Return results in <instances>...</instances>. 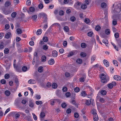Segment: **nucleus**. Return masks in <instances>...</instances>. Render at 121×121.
<instances>
[{"label": "nucleus", "mask_w": 121, "mask_h": 121, "mask_svg": "<svg viewBox=\"0 0 121 121\" xmlns=\"http://www.w3.org/2000/svg\"><path fill=\"white\" fill-rule=\"evenodd\" d=\"M98 64H97L95 65H93L92 66V68L93 69H97L98 68Z\"/></svg>", "instance_id": "nucleus-63"}, {"label": "nucleus", "mask_w": 121, "mask_h": 121, "mask_svg": "<svg viewBox=\"0 0 121 121\" xmlns=\"http://www.w3.org/2000/svg\"><path fill=\"white\" fill-rule=\"evenodd\" d=\"M16 63V60H14L13 66L16 69L17 71L18 72H20L21 68H19L18 66H17L15 65Z\"/></svg>", "instance_id": "nucleus-4"}, {"label": "nucleus", "mask_w": 121, "mask_h": 121, "mask_svg": "<svg viewBox=\"0 0 121 121\" xmlns=\"http://www.w3.org/2000/svg\"><path fill=\"white\" fill-rule=\"evenodd\" d=\"M81 96L83 97H85L86 96L87 94L86 93L85 91H82L81 94Z\"/></svg>", "instance_id": "nucleus-14"}, {"label": "nucleus", "mask_w": 121, "mask_h": 121, "mask_svg": "<svg viewBox=\"0 0 121 121\" xmlns=\"http://www.w3.org/2000/svg\"><path fill=\"white\" fill-rule=\"evenodd\" d=\"M101 29L100 26H99L97 25L95 27V29L97 31H99Z\"/></svg>", "instance_id": "nucleus-40"}, {"label": "nucleus", "mask_w": 121, "mask_h": 121, "mask_svg": "<svg viewBox=\"0 0 121 121\" xmlns=\"http://www.w3.org/2000/svg\"><path fill=\"white\" fill-rule=\"evenodd\" d=\"M83 102H85V104L86 105H89L90 104L91 102L89 100L86 99H84L83 100Z\"/></svg>", "instance_id": "nucleus-15"}, {"label": "nucleus", "mask_w": 121, "mask_h": 121, "mask_svg": "<svg viewBox=\"0 0 121 121\" xmlns=\"http://www.w3.org/2000/svg\"><path fill=\"white\" fill-rule=\"evenodd\" d=\"M51 101V104L52 105H54V104L56 102H59L60 101V99H52L50 100Z\"/></svg>", "instance_id": "nucleus-6"}, {"label": "nucleus", "mask_w": 121, "mask_h": 121, "mask_svg": "<svg viewBox=\"0 0 121 121\" xmlns=\"http://www.w3.org/2000/svg\"><path fill=\"white\" fill-rule=\"evenodd\" d=\"M17 31L18 34H20L22 32V30L20 28L17 29Z\"/></svg>", "instance_id": "nucleus-35"}, {"label": "nucleus", "mask_w": 121, "mask_h": 121, "mask_svg": "<svg viewBox=\"0 0 121 121\" xmlns=\"http://www.w3.org/2000/svg\"><path fill=\"white\" fill-rule=\"evenodd\" d=\"M81 47L83 48H85L86 47V43H82L81 44Z\"/></svg>", "instance_id": "nucleus-38"}, {"label": "nucleus", "mask_w": 121, "mask_h": 121, "mask_svg": "<svg viewBox=\"0 0 121 121\" xmlns=\"http://www.w3.org/2000/svg\"><path fill=\"white\" fill-rule=\"evenodd\" d=\"M99 117L97 114L93 116V120L94 121H98Z\"/></svg>", "instance_id": "nucleus-12"}, {"label": "nucleus", "mask_w": 121, "mask_h": 121, "mask_svg": "<svg viewBox=\"0 0 121 121\" xmlns=\"http://www.w3.org/2000/svg\"><path fill=\"white\" fill-rule=\"evenodd\" d=\"M17 14V13L16 12H13L11 14V17L13 18H14L16 17Z\"/></svg>", "instance_id": "nucleus-33"}, {"label": "nucleus", "mask_w": 121, "mask_h": 121, "mask_svg": "<svg viewBox=\"0 0 121 121\" xmlns=\"http://www.w3.org/2000/svg\"><path fill=\"white\" fill-rule=\"evenodd\" d=\"M87 8V6L85 4H82L81 6V8L83 9H86Z\"/></svg>", "instance_id": "nucleus-31"}, {"label": "nucleus", "mask_w": 121, "mask_h": 121, "mask_svg": "<svg viewBox=\"0 0 121 121\" xmlns=\"http://www.w3.org/2000/svg\"><path fill=\"white\" fill-rule=\"evenodd\" d=\"M28 89L29 90H30V91L31 93V96H32L34 93V92L33 91L32 89L30 87H28Z\"/></svg>", "instance_id": "nucleus-57"}, {"label": "nucleus", "mask_w": 121, "mask_h": 121, "mask_svg": "<svg viewBox=\"0 0 121 121\" xmlns=\"http://www.w3.org/2000/svg\"><path fill=\"white\" fill-rule=\"evenodd\" d=\"M84 22L86 24H88L90 22L89 19L87 18H86L85 19Z\"/></svg>", "instance_id": "nucleus-37"}, {"label": "nucleus", "mask_w": 121, "mask_h": 121, "mask_svg": "<svg viewBox=\"0 0 121 121\" xmlns=\"http://www.w3.org/2000/svg\"><path fill=\"white\" fill-rule=\"evenodd\" d=\"M74 91L75 92L78 93L80 91V89L79 88L77 87H76L74 88Z\"/></svg>", "instance_id": "nucleus-34"}, {"label": "nucleus", "mask_w": 121, "mask_h": 121, "mask_svg": "<svg viewBox=\"0 0 121 121\" xmlns=\"http://www.w3.org/2000/svg\"><path fill=\"white\" fill-rule=\"evenodd\" d=\"M101 94L103 95H105L106 94V91L104 90H102L101 92Z\"/></svg>", "instance_id": "nucleus-43"}, {"label": "nucleus", "mask_w": 121, "mask_h": 121, "mask_svg": "<svg viewBox=\"0 0 121 121\" xmlns=\"http://www.w3.org/2000/svg\"><path fill=\"white\" fill-rule=\"evenodd\" d=\"M67 106V104L65 103H62L61 105V107L63 108H65Z\"/></svg>", "instance_id": "nucleus-53"}, {"label": "nucleus", "mask_w": 121, "mask_h": 121, "mask_svg": "<svg viewBox=\"0 0 121 121\" xmlns=\"http://www.w3.org/2000/svg\"><path fill=\"white\" fill-rule=\"evenodd\" d=\"M28 82L29 84H34L35 83V80L32 79L29 80L28 81Z\"/></svg>", "instance_id": "nucleus-22"}, {"label": "nucleus", "mask_w": 121, "mask_h": 121, "mask_svg": "<svg viewBox=\"0 0 121 121\" xmlns=\"http://www.w3.org/2000/svg\"><path fill=\"white\" fill-rule=\"evenodd\" d=\"M103 63L107 67H108L109 66V64L108 61L106 60H104L103 61Z\"/></svg>", "instance_id": "nucleus-10"}, {"label": "nucleus", "mask_w": 121, "mask_h": 121, "mask_svg": "<svg viewBox=\"0 0 121 121\" xmlns=\"http://www.w3.org/2000/svg\"><path fill=\"white\" fill-rule=\"evenodd\" d=\"M71 95L70 93L69 92H68L65 94V95L67 97H69Z\"/></svg>", "instance_id": "nucleus-59"}, {"label": "nucleus", "mask_w": 121, "mask_h": 121, "mask_svg": "<svg viewBox=\"0 0 121 121\" xmlns=\"http://www.w3.org/2000/svg\"><path fill=\"white\" fill-rule=\"evenodd\" d=\"M2 11L3 13L5 15L10 14L12 12V10L10 9H3Z\"/></svg>", "instance_id": "nucleus-3"}, {"label": "nucleus", "mask_w": 121, "mask_h": 121, "mask_svg": "<svg viewBox=\"0 0 121 121\" xmlns=\"http://www.w3.org/2000/svg\"><path fill=\"white\" fill-rule=\"evenodd\" d=\"M58 54V53L57 51H52V56L54 57H56Z\"/></svg>", "instance_id": "nucleus-11"}, {"label": "nucleus", "mask_w": 121, "mask_h": 121, "mask_svg": "<svg viewBox=\"0 0 121 121\" xmlns=\"http://www.w3.org/2000/svg\"><path fill=\"white\" fill-rule=\"evenodd\" d=\"M6 82V80L4 79H2L1 80L0 82L2 84H5Z\"/></svg>", "instance_id": "nucleus-62"}, {"label": "nucleus", "mask_w": 121, "mask_h": 121, "mask_svg": "<svg viewBox=\"0 0 121 121\" xmlns=\"http://www.w3.org/2000/svg\"><path fill=\"white\" fill-rule=\"evenodd\" d=\"M22 69L23 71L25 72L27 70V68L26 66H24L22 67Z\"/></svg>", "instance_id": "nucleus-48"}, {"label": "nucleus", "mask_w": 121, "mask_h": 121, "mask_svg": "<svg viewBox=\"0 0 121 121\" xmlns=\"http://www.w3.org/2000/svg\"><path fill=\"white\" fill-rule=\"evenodd\" d=\"M35 103L37 105H39L42 104L43 103L41 101L39 100L36 101Z\"/></svg>", "instance_id": "nucleus-50"}, {"label": "nucleus", "mask_w": 121, "mask_h": 121, "mask_svg": "<svg viewBox=\"0 0 121 121\" xmlns=\"http://www.w3.org/2000/svg\"><path fill=\"white\" fill-rule=\"evenodd\" d=\"M38 71L39 73H41L43 71V68L42 66H40L38 68Z\"/></svg>", "instance_id": "nucleus-20"}, {"label": "nucleus", "mask_w": 121, "mask_h": 121, "mask_svg": "<svg viewBox=\"0 0 121 121\" xmlns=\"http://www.w3.org/2000/svg\"><path fill=\"white\" fill-rule=\"evenodd\" d=\"M32 114L33 115V118L34 120L35 121L37 120V116L34 113H32Z\"/></svg>", "instance_id": "nucleus-55"}, {"label": "nucleus", "mask_w": 121, "mask_h": 121, "mask_svg": "<svg viewBox=\"0 0 121 121\" xmlns=\"http://www.w3.org/2000/svg\"><path fill=\"white\" fill-rule=\"evenodd\" d=\"M68 55L67 56L68 57H69L73 55V52L72 51L69 52L68 54Z\"/></svg>", "instance_id": "nucleus-49"}, {"label": "nucleus", "mask_w": 121, "mask_h": 121, "mask_svg": "<svg viewBox=\"0 0 121 121\" xmlns=\"http://www.w3.org/2000/svg\"><path fill=\"white\" fill-rule=\"evenodd\" d=\"M10 77V75L9 74H6L4 75V78L5 79H8Z\"/></svg>", "instance_id": "nucleus-51"}, {"label": "nucleus", "mask_w": 121, "mask_h": 121, "mask_svg": "<svg viewBox=\"0 0 121 121\" xmlns=\"http://www.w3.org/2000/svg\"><path fill=\"white\" fill-rule=\"evenodd\" d=\"M102 42L104 43L106 46H108L107 45L108 44V41L107 39H104L102 41Z\"/></svg>", "instance_id": "nucleus-24"}, {"label": "nucleus", "mask_w": 121, "mask_h": 121, "mask_svg": "<svg viewBox=\"0 0 121 121\" xmlns=\"http://www.w3.org/2000/svg\"><path fill=\"white\" fill-rule=\"evenodd\" d=\"M56 25H57L58 26H60V24L59 23H55L53 24H52V25L50 27H53V26H54Z\"/></svg>", "instance_id": "nucleus-58"}, {"label": "nucleus", "mask_w": 121, "mask_h": 121, "mask_svg": "<svg viewBox=\"0 0 121 121\" xmlns=\"http://www.w3.org/2000/svg\"><path fill=\"white\" fill-rule=\"evenodd\" d=\"M105 33L107 35H109L110 33V30L109 29H107L105 30Z\"/></svg>", "instance_id": "nucleus-44"}, {"label": "nucleus", "mask_w": 121, "mask_h": 121, "mask_svg": "<svg viewBox=\"0 0 121 121\" xmlns=\"http://www.w3.org/2000/svg\"><path fill=\"white\" fill-rule=\"evenodd\" d=\"M113 62L114 65L116 66H118V64L117 61L115 60H113Z\"/></svg>", "instance_id": "nucleus-56"}, {"label": "nucleus", "mask_w": 121, "mask_h": 121, "mask_svg": "<svg viewBox=\"0 0 121 121\" xmlns=\"http://www.w3.org/2000/svg\"><path fill=\"white\" fill-rule=\"evenodd\" d=\"M11 65L10 63H8L5 65L6 68L7 70L9 69L10 68Z\"/></svg>", "instance_id": "nucleus-27"}, {"label": "nucleus", "mask_w": 121, "mask_h": 121, "mask_svg": "<svg viewBox=\"0 0 121 121\" xmlns=\"http://www.w3.org/2000/svg\"><path fill=\"white\" fill-rule=\"evenodd\" d=\"M113 7L114 8V13L119 12L121 11V5L120 3H115L113 4Z\"/></svg>", "instance_id": "nucleus-2"}, {"label": "nucleus", "mask_w": 121, "mask_h": 121, "mask_svg": "<svg viewBox=\"0 0 121 121\" xmlns=\"http://www.w3.org/2000/svg\"><path fill=\"white\" fill-rule=\"evenodd\" d=\"M30 11L31 12H33L35 11V8L33 7H31L29 8Z\"/></svg>", "instance_id": "nucleus-28"}, {"label": "nucleus", "mask_w": 121, "mask_h": 121, "mask_svg": "<svg viewBox=\"0 0 121 121\" xmlns=\"http://www.w3.org/2000/svg\"><path fill=\"white\" fill-rule=\"evenodd\" d=\"M10 92L8 90H6L4 92L5 94L7 96H9L10 94Z\"/></svg>", "instance_id": "nucleus-21"}, {"label": "nucleus", "mask_w": 121, "mask_h": 121, "mask_svg": "<svg viewBox=\"0 0 121 121\" xmlns=\"http://www.w3.org/2000/svg\"><path fill=\"white\" fill-rule=\"evenodd\" d=\"M86 76L85 75L82 76L81 78L79 79V81L81 82H83L86 78Z\"/></svg>", "instance_id": "nucleus-8"}, {"label": "nucleus", "mask_w": 121, "mask_h": 121, "mask_svg": "<svg viewBox=\"0 0 121 121\" xmlns=\"http://www.w3.org/2000/svg\"><path fill=\"white\" fill-rule=\"evenodd\" d=\"M63 29L64 31L66 32H68L69 30V27L67 26H65L64 27Z\"/></svg>", "instance_id": "nucleus-25"}, {"label": "nucleus", "mask_w": 121, "mask_h": 121, "mask_svg": "<svg viewBox=\"0 0 121 121\" xmlns=\"http://www.w3.org/2000/svg\"><path fill=\"white\" fill-rule=\"evenodd\" d=\"M43 48L44 50H47L48 49V46L47 45H44L43 46Z\"/></svg>", "instance_id": "nucleus-41"}, {"label": "nucleus", "mask_w": 121, "mask_h": 121, "mask_svg": "<svg viewBox=\"0 0 121 121\" xmlns=\"http://www.w3.org/2000/svg\"><path fill=\"white\" fill-rule=\"evenodd\" d=\"M57 85L56 83H53L52 85V87L53 88H57Z\"/></svg>", "instance_id": "nucleus-39"}, {"label": "nucleus", "mask_w": 121, "mask_h": 121, "mask_svg": "<svg viewBox=\"0 0 121 121\" xmlns=\"http://www.w3.org/2000/svg\"><path fill=\"white\" fill-rule=\"evenodd\" d=\"M101 81L103 83H106L109 80V78L106 74L102 73L100 76Z\"/></svg>", "instance_id": "nucleus-1"}, {"label": "nucleus", "mask_w": 121, "mask_h": 121, "mask_svg": "<svg viewBox=\"0 0 121 121\" xmlns=\"http://www.w3.org/2000/svg\"><path fill=\"white\" fill-rule=\"evenodd\" d=\"M54 62L55 61L54 59H51L48 61V64L50 65H52L54 63Z\"/></svg>", "instance_id": "nucleus-13"}, {"label": "nucleus", "mask_w": 121, "mask_h": 121, "mask_svg": "<svg viewBox=\"0 0 121 121\" xmlns=\"http://www.w3.org/2000/svg\"><path fill=\"white\" fill-rule=\"evenodd\" d=\"M11 34L10 32H8L6 34L5 36V38L6 39H9L10 37Z\"/></svg>", "instance_id": "nucleus-19"}, {"label": "nucleus", "mask_w": 121, "mask_h": 121, "mask_svg": "<svg viewBox=\"0 0 121 121\" xmlns=\"http://www.w3.org/2000/svg\"><path fill=\"white\" fill-rule=\"evenodd\" d=\"M40 116L41 118H43L45 116V115L44 112H42L40 113Z\"/></svg>", "instance_id": "nucleus-47"}, {"label": "nucleus", "mask_w": 121, "mask_h": 121, "mask_svg": "<svg viewBox=\"0 0 121 121\" xmlns=\"http://www.w3.org/2000/svg\"><path fill=\"white\" fill-rule=\"evenodd\" d=\"M29 106L30 107L33 108L34 106V103L32 101H30Z\"/></svg>", "instance_id": "nucleus-23"}, {"label": "nucleus", "mask_w": 121, "mask_h": 121, "mask_svg": "<svg viewBox=\"0 0 121 121\" xmlns=\"http://www.w3.org/2000/svg\"><path fill=\"white\" fill-rule=\"evenodd\" d=\"M4 48V43L1 42L0 44V50H1Z\"/></svg>", "instance_id": "nucleus-54"}, {"label": "nucleus", "mask_w": 121, "mask_h": 121, "mask_svg": "<svg viewBox=\"0 0 121 121\" xmlns=\"http://www.w3.org/2000/svg\"><path fill=\"white\" fill-rule=\"evenodd\" d=\"M31 2L30 0H27L26 2V5H30L31 4Z\"/></svg>", "instance_id": "nucleus-64"}, {"label": "nucleus", "mask_w": 121, "mask_h": 121, "mask_svg": "<svg viewBox=\"0 0 121 121\" xmlns=\"http://www.w3.org/2000/svg\"><path fill=\"white\" fill-rule=\"evenodd\" d=\"M65 76L67 77H68L71 76L70 74L69 73L67 72H66L65 73Z\"/></svg>", "instance_id": "nucleus-60"}, {"label": "nucleus", "mask_w": 121, "mask_h": 121, "mask_svg": "<svg viewBox=\"0 0 121 121\" xmlns=\"http://www.w3.org/2000/svg\"><path fill=\"white\" fill-rule=\"evenodd\" d=\"M97 110L95 109H93L91 110V113L93 114V116L95 115V114H97Z\"/></svg>", "instance_id": "nucleus-26"}, {"label": "nucleus", "mask_w": 121, "mask_h": 121, "mask_svg": "<svg viewBox=\"0 0 121 121\" xmlns=\"http://www.w3.org/2000/svg\"><path fill=\"white\" fill-rule=\"evenodd\" d=\"M97 99H98L99 100V101L101 102V103H103L104 101V99L103 98L101 97H97Z\"/></svg>", "instance_id": "nucleus-18"}, {"label": "nucleus", "mask_w": 121, "mask_h": 121, "mask_svg": "<svg viewBox=\"0 0 121 121\" xmlns=\"http://www.w3.org/2000/svg\"><path fill=\"white\" fill-rule=\"evenodd\" d=\"M93 34V32L91 31L89 32L87 34L90 37H91Z\"/></svg>", "instance_id": "nucleus-61"}, {"label": "nucleus", "mask_w": 121, "mask_h": 121, "mask_svg": "<svg viewBox=\"0 0 121 121\" xmlns=\"http://www.w3.org/2000/svg\"><path fill=\"white\" fill-rule=\"evenodd\" d=\"M39 17H42L43 18L46 19L47 18V15L44 13H40L39 14Z\"/></svg>", "instance_id": "nucleus-5"}, {"label": "nucleus", "mask_w": 121, "mask_h": 121, "mask_svg": "<svg viewBox=\"0 0 121 121\" xmlns=\"http://www.w3.org/2000/svg\"><path fill=\"white\" fill-rule=\"evenodd\" d=\"M80 55L82 57H85L86 56V54L85 53L82 52L81 53Z\"/></svg>", "instance_id": "nucleus-46"}, {"label": "nucleus", "mask_w": 121, "mask_h": 121, "mask_svg": "<svg viewBox=\"0 0 121 121\" xmlns=\"http://www.w3.org/2000/svg\"><path fill=\"white\" fill-rule=\"evenodd\" d=\"M9 50L7 48H5L4 50V52L5 54H8L9 52Z\"/></svg>", "instance_id": "nucleus-32"}, {"label": "nucleus", "mask_w": 121, "mask_h": 121, "mask_svg": "<svg viewBox=\"0 0 121 121\" xmlns=\"http://www.w3.org/2000/svg\"><path fill=\"white\" fill-rule=\"evenodd\" d=\"M46 57L45 55H43L41 57V60L42 62H44L46 61Z\"/></svg>", "instance_id": "nucleus-17"}, {"label": "nucleus", "mask_w": 121, "mask_h": 121, "mask_svg": "<svg viewBox=\"0 0 121 121\" xmlns=\"http://www.w3.org/2000/svg\"><path fill=\"white\" fill-rule=\"evenodd\" d=\"M39 8L40 9H42L43 8V4L40 3L38 5Z\"/></svg>", "instance_id": "nucleus-45"}, {"label": "nucleus", "mask_w": 121, "mask_h": 121, "mask_svg": "<svg viewBox=\"0 0 121 121\" xmlns=\"http://www.w3.org/2000/svg\"><path fill=\"white\" fill-rule=\"evenodd\" d=\"M10 2L9 1L6 2L5 4V6L6 7H8L10 4Z\"/></svg>", "instance_id": "nucleus-52"}, {"label": "nucleus", "mask_w": 121, "mask_h": 121, "mask_svg": "<svg viewBox=\"0 0 121 121\" xmlns=\"http://www.w3.org/2000/svg\"><path fill=\"white\" fill-rule=\"evenodd\" d=\"M116 84V83L115 82H113L112 83L108 84V87L110 89H112L114 86H115Z\"/></svg>", "instance_id": "nucleus-7"}, {"label": "nucleus", "mask_w": 121, "mask_h": 121, "mask_svg": "<svg viewBox=\"0 0 121 121\" xmlns=\"http://www.w3.org/2000/svg\"><path fill=\"white\" fill-rule=\"evenodd\" d=\"M113 78L114 79L117 81L121 80V77L118 75H114Z\"/></svg>", "instance_id": "nucleus-9"}, {"label": "nucleus", "mask_w": 121, "mask_h": 121, "mask_svg": "<svg viewBox=\"0 0 121 121\" xmlns=\"http://www.w3.org/2000/svg\"><path fill=\"white\" fill-rule=\"evenodd\" d=\"M107 6V4L106 3L103 2L101 4V6L102 8H105Z\"/></svg>", "instance_id": "nucleus-36"}, {"label": "nucleus", "mask_w": 121, "mask_h": 121, "mask_svg": "<svg viewBox=\"0 0 121 121\" xmlns=\"http://www.w3.org/2000/svg\"><path fill=\"white\" fill-rule=\"evenodd\" d=\"M76 62L77 63L80 64L82 63V60L81 59L78 58L77 59Z\"/></svg>", "instance_id": "nucleus-29"}, {"label": "nucleus", "mask_w": 121, "mask_h": 121, "mask_svg": "<svg viewBox=\"0 0 121 121\" xmlns=\"http://www.w3.org/2000/svg\"><path fill=\"white\" fill-rule=\"evenodd\" d=\"M96 58V56L95 55H93L92 56L91 58V63H92L95 60Z\"/></svg>", "instance_id": "nucleus-16"}, {"label": "nucleus", "mask_w": 121, "mask_h": 121, "mask_svg": "<svg viewBox=\"0 0 121 121\" xmlns=\"http://www.w3.org/2000/svg\"><path fill=\"white\" fill-rule=\"evenodd\" d=\"M42 30L41 29H38L37 31L36 34L37 35H40L42 33Z\"/></svg>", "instance_id": "nucleus-30"}, {"label": "nucleus", "mask_w": 121, "mask_h": 121, "mask_svg": "<svg viewBox=\"0 0 121 121\" xmlns=\"http://www.w3.org/2000/svg\"><path fill=\"white\" fill-rule=\"evenodd\" d=\"M43 40L44 42H47L48 41V38L47 37H44L43 38Z\"/></svg>", "instance_id": "nucleus-42"}]
</instances>
